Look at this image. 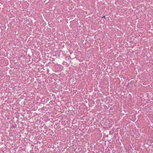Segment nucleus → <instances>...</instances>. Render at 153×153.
I'll use <instances>...</instances> for the list:
<instances>
[{
	"label": "nucleus",
	"mask_w": 153,
	"mask_h": 153,
	"mask_svg": "<svg viewBox=\"0 0 153 153\" xmlns=\"http://www.w3.org/2000/svg\"><path fill=\"white\" fill-rule=\"evenodd\" d=\"M102 18H105V16H104L102 17Z\"/></svg>",
	"instance_id": "1"
}]
</instances>
